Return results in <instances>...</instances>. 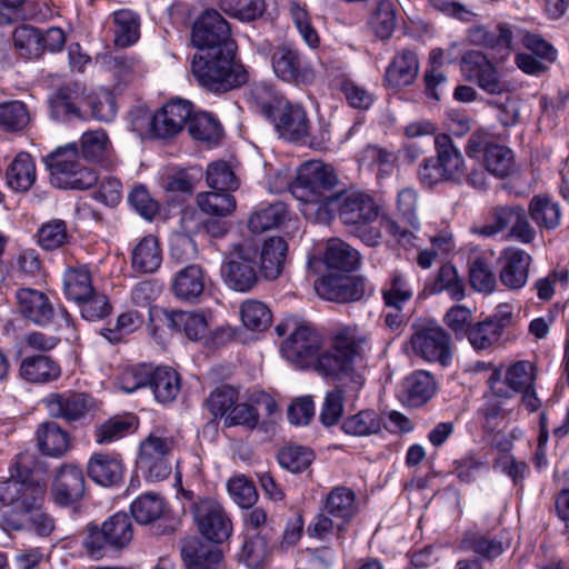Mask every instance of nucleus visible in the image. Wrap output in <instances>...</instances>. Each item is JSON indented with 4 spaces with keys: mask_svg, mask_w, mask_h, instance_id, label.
Returning a JSON list of instances; mask_svg holds the SVG:
<instances>
[{
    "mask_svg": "<svg viewBox=\"0 0 569 569\" xmlns=\"http://www.w3.org/2000/svg\"><path fill=\"white\" fill-rule=\"evenodd\" d=\"M369 345L370 335L365 329L357 325H341L332 332L330 348L320 352V333L309 326L301 325L295 327L282 342L281 353L299 368L312 363L321 376L357 392L366 383Z\"/></svg>",
    "mask_w": 569,
    "mask_h": 569,
    "instance_id": "f257e3e1",
    "label": "nucleus"
},
{
    "mask_svg": "<svg viewBox=\"0 0 569 569\" xmlns=\"http://www.w3.org/2000/svg\"><path fill=\"white\" fill-rule=\"evenodd\" d=\"M47 493L44 482L33 479L10 478L0 482V510L10 508L11 512L2 516L6 530L20 531L30 529L38 536L48 537L54 529V520L42 511Z\"/></svg>",
    "mask_w": 569,
    "mask_h": 569,
    "instance_id": "f03ea898",
    "label": "nucleus"
},
{
    "mask_svg": "<svg viewBox=\"0 0 569 569\" xmlns=\"http://www.w3.org/2000/svg\"><path fill=\"white\" fill-rule=\"evenodd\" d=\"M337 176L331 166L320 160L302 163L290 186L292 196L301 203L300 211L308 219H330L341 197L336 190Z\"/></svg>",
    "mask_w": 569,
    "mask_h": 569,
    "instance_id": "7ed1b4c3",
    "label": "nucleus"
},
{
    "mask_svg": "<svg viewBox=\"0 0 569 569\" xmlns=\"http://www.w3.org/2000/svg\"><path fill=\"white\" fill-rule=\"evenodd\" d=\"M433 142L437 156L425 158L417 171L418 180L423 187L432 188L441 182L463 181L479 189L486 186L482 169L467 172L463 156L449 134L439 133L435 136Z\"/></svg>",
    "mask_w": 569,
    "mask_h": 569,
    "instance_id": "20e7f679",
    "label": "nucleus"
},
{
    "mask_svg": "<svg viewBox=\"0 0 569 569\" xmlns=\"http://www.w3.org/2000/svg\"><path fill=\"white\" fill-rule=\"evenodd\" d=\"M252 98L281 139L297 142L310 136L311 121L301 104L290 102L264 84L252 89Z\"/></svg>",
    "mask_w": 569,
    "mask_h": 569,
    "instance_id": "39448f33",
    "label": "nucleus"
},
{
    "mask_svg": "<svg viewBox=\"0 0 569 569\" xmlns=\"http://www.w3.org/2000/svg\"><path fill=\"white\" fill-rule=\"evenodd\" d=\"M236 50L222 47L218 51L197 53L191 60V72L198 83L212 92H226L248 80L243 66L234 60Z\"/></svg>",
    "mask_w": 569,
    "mask_h": 569,
    "instance_id": "423d86ee",
    "label": "nucleus"
},
{
    "mask_svg": "<svg viewBox=\"0 0 569 569\" xmlns=\"http://www.w3.org/2000/svg\"><path fill=\"white\" fill-rule=\"evenodd\" d=\"M133 538V526L126 512L109 517L101 527L88 523L82 540L86 553L94 559H102L108 550L120 551L129 546Z\"/></svg>",
    "mask_w": 569,
    "mask_h": 569,
    "instance_id": "0eeeda50",
    "label": "nucleus"
},
{
    "mask_svg": "<svg viewBox=\"0 0 569 569\" xmlns=\"http://www.w3.org/2000/svg\"><path fill=\"white\" fill-rule=\"evenodd\" d=\"M51 184L59 189L86 190L98 182V174L79 162L76 143L57 148L46 157Z\"/></svg>",
    "mask_w": 569,
    "mask_h": 569,
    "instance_id": "6e6552de",
    "label": "nucleus"
},
{
    "mask_svg": "<svg viewBox=\"0 0 569 569\" xmlns=\"http://www.w3.org/2000/svg\"><path fill=\"white\" fill-rule=\"evenodd\" d=\"M257 258L258 250L253 246L232 244L220 270L224 284L233 291H250L258 282Z\"/></svg>",
    "mask_w": 569,
    "mask_h": 569,
    "instance_id": "1a4fd4ad",
    "label": "nucleus"
},
{
    "mask_svg": "<svg viewBox=\"0 0 569 569\" xmlns=\"http://www.w3.org/2000/svg\"><path fill=\"white\" fill-rule=\"evenodd\" d=\"M461 73L466 81L476 83L491 96L510 93L512 84L503 79L499 70L481 51H468L461 59Z\"/></svg>",
    "mask_w": 569,
    "mask_h": 569,
    "instance_id": "9d476101",
    "label": "nucleus"
},
{
    "mask_svg": "<svg viewBox=\"0 0 569 569\" xmlns=\"http://www.w3.org/2000/svg\"><path fill=\"white\" fill-rule=\"evenodd\" d=\"M537 367L529 360H517L492 371L488 383L492 393L500 398H512L536 385Z\"/></svg>",
    "mask_w": 569,
    "mask_h": 569,
    "instance_id": "9b49d317",
    "label": "nucleus"
},
{
    "mask_svg": "<svg viewBox=\"0 0 569 569\" xmlns=\"http://www.w3.org/2000/svg\"><path fill=\"white\" fill-rule=\"evenodd\" d=\"M409 347L415 356L429 362L446 367L452 360L451 336L437 325L417 327L409 340Z\"/></svg>",
    "mask_w": 569,
    "mask_h": 569,
    "instance_id": "f8f14e48",
    "label": "nucleus"
},
{
    "mask_svg": "<svg viewBox=\"0 0 569 569\" xmlns=\"http://www.w3.org/2000/svg\"><path fill=\"white\" fill-rule=\"evenodd\" d=\"M231 30L228 21L214 9L207 10L194 22L191 41L194 47L206 51H218L222 47L236 44L230 39Z\"/></svg>",
    "mask_w": 569,
    "mask_h": 569,
    "instance_id": "ddd939ff",
    "label": "nucleus"
},
{
    "mask_svg": "<svg viewBox=\"0 0 569 569\" xmlns=\"http://www.w3.org/2000/svg\"><path fill=\"white\" fill-rule=\"evenodd\" d=\"M193 518L199 532L208 541L222 543L231 536L232 522L214 499H199L193 506Z\"/></svg>",
    "mask_w": 569,
    "mask_h": 569,
    "instance_id": "4468645a",
    "label": "nucleus"
},
{
    "mask_svg": "<svg viewBox=\"0 0 569 569\" xmlns=\"http://www.w3.org/2000/svg\"><path fill=\"white\" fill-rule=\"evenodd\" d=\"M509 230V237L522 243H530L536 237L530 226L526 210L520 206L497 207L492 210V222L483 226L480 233L491 237L503 230Z\"/></svg>",
    "mask_w": 569,
    "mask_h": 569,
    "instance_id": "2eb2a0df",
    "label": "nucleus"
},
{
    "mask_svg": "<svg viewBox=\"0 0 569 569\" xmlns=\"http://www.w3.org/2000/svg\"><path fill=\"white\" fill-rule=\"evenodd\" d=\"M271 66L274 74L289 83L307 84L315 78L313 70L299 51L288 46L273 51Z\"/></svg>",
    "mask_w": 569,
    "mask_h": 569,
    "instance_id": "dca6fc26",
    "label": "nucleus"
},
{
    "mask_svg": "<svg viewBox=\"0 0 569 569\" xmlns=\"http://www.w3.org/2000/svg\"><path fill=\"white\" fill-rule=\"evenodd\" d=\"M499 280L510 290H519L526 286L529 278V269L532 262L531 256L519 248H506L499 257Z\"/></svg>",
    "mask_w": 569,
    "mask_h": 569,
    "instance_id": "f3484780",
    "label": "nucleus"
},
{
    "mask_svg": "<svg viewBox=\"0 0 569 569\" xmlns=\"http://www.w3.org/2000/svg\"><path fill=\"white\" fill-rule=\"evenodd\" d=\"M46 407L51 417L68 422L84 418L93 407L92 398L83 392L50 393L44 399Z\"/></svg>",
    "mask_w": 569,
    "mask_h": 569,
    "instance_id": "a211bd4d",
    "label": "nucleus"
},
{
    "mask_svg": "<svg viewBox=\"0 0 569 569\" xmlns=\"http://www.w3.org/2000/svg\"><path fill=\"white\" fill-rule=\"evenodd\" d=\"M86 491V479L82 470L74 465L62 466L53 480L51 493L60 506H69L79 501Z\"/></svg>",
    "mask_w": 569,
    "mask_h": 569,
    "instance_id": "6ab92c4d",
    "label": "nucleus"
},
{
    "mask_svg": "<svg viewBox=\"0 0 569 569\" xmlns=\"http://www.w3.org/2000/svg\"><path fill=\"white\" fill-rule=\"evenodd\" d=\"M84 87L79 82L60 87L49 99L51 117L58 121L81 118L80 107L84 103Z\"/></svg>",
    "mask_w": 569,
    "mask_h": 569,
    "instance_id": "aec40b11",
    "label": "nucleus"
},
{
    "mask_svg": "<svg viewBox=\"0 0 569 569\" xmlns=\"http://www.w3.org/2000/svg\"><path fill=\"white\" fill-rule=\"evenodd\" d=\"M345 224L368 223L378 216V207L373 199L361 192H352L340 197L336 209Z\"/></svg>",
    "mask_w": 569,
    "mask_h": 569,
    "instance_id": "412c9836",
    "label": "nucleus"
},
{
    "mask_svg": "<svg viewBox=\"0 0 569 569\" xmlns=\"http://www.w3.org/2000/svg\"><path fill=\"white\" fill-rule=\"evenodd\" d=\"M21 315L37 326H48L53 317L54 309L48 296L41 291L23 288L17 292Z\"/></svg>",
    "mask_w": 569,
    "mask_h": 569,
    "instance_id": "4be33fe9",
    "label": "nucleus"
},
{
    "mask_svg": "<svg viewBox=\"0 0 569 569\" xmlns=\"http://www.w3.org/2000/svg\"><path fill=\"white\" fill-rule=\"evenodd\" d=\"M18 376L29 383H49L56 381L61 376V368L49 356H27L19 365Z\"/></svg>",
    "mask_w": 569,
    "mask_h": 569,
    "instance_id": "5701e85b",
    "label": "nucleus"
},
{
    "mask_svg": "<svg viewBox=\"0 0 569 569\" xmlns=\"http://www.w3.org/2000/svg\"><path fill=\"white\" fill-rule=\"evenodd\" d=\"M419 60L415 51L401 50L386 70L385 82L392 88L407 87L416 80Z\"/></svg>",
    "mask_w": 569,
    "mask_h": 569,
    "instance_id": "b1692460",
    "label": "nucleus"
},
{
    "mask_svg": "<svg viewBox=\"0 0 569 569\" xmlns=\"http://www.w3.org/2000/svg\"><path fill=\"white\" fill-rule=\"evenodd\" d=\"M206 276L198 264H189L174 276L172 290L174 296L188 302H197L204 291Z\"/></svg>",
    "mask_w": 569,
    "mask_h": 569,
    "instance_id": "393cba45",
    "label": "nucleus"
},
{
    "mask_svg": "<svg viewBox=\"0 0 569 569\" xmlns=\"http://www.w3.org/2000/svg\"><path fill=\"white\" fill-rule=\"evenodd\" d=\"M39 450L49 457L59 458L70 448V436L54 421H46L39 425L37 432Z\"/></svg>",
    "mask_w": 569,
    "mask_h": 569,
    "instance_id": "a878e982",
    "label": "nucleus"
},
{
    "mask_svg": "<svg viewBox=\"0 0 569 569\" xmlns=\"http://www.w3.org/2000/svg\"><path fill=\"white\" fill-rule=\"evenodd\" d=\"M87 472L98 485L110 487L122 480L123 465L113 456L94 453L88 462Z\"/></svg>",
    "mask_w": 569,
    "mask_h": 569,
    "instance_id": "bb28decb",
    "label": "nucleus"
},
{
    "mask_svg": "<svg viewBox=\"0 0 569 569\" xmlns=\"http://www.w3.org/2000/svg\"><path fill=\"white\" fill-rule=\"evenodd\" d=\"M7 183L16 192H27L37 180L36 162L30 153L19 152L6 172Z\"/></svg>",
    "mask_w": 569,
    "mask_h": 569,
    "instance_id": "cd10ccee",
    "label": "nucleus"
},
{
    "mask_svg": "<svg viewBox=\"0 0 569 569\" xmlns=\"http://www.w3.org/2000/svg\"><path fill=\"white\" fill-rule=\"evenodd\" d=\"M181 556L188 569H216L222 559L217 547L204 545L198 539L184 543Z\"/></svg>",
    "mask_w": 569,
    "mask_h": 569,
    "instance_id": "c85d7f7f",
    "label": "nucleus"
},
{
    "mask_svg": "<svg viewBox=\"0 0 569 569\" xmlns=\"http://www.w3.org/2000/svg\"><path fill=\"white\" fill-rule=\"evenodd\" d=\"M288 244L281 237L267 239L260 252V269L268 280L277 279L283 269Z\"/></svg>",
    "mask_w": 569,
    "mask_h": 569,
    "instance_id": "c756f323",
    "label": "nucleus"
},
{
    "mask_svg": "<svg viewBox=\"0 0 569 569\" xmlns=\"http://www.w3.org/2000/svg\"><path fill=\"white\" fill-rule=\"evenodd\" d=\"M323 511L341 523L348 522L357 512L356 493L343 486L332 488L323 502Z\"/></svg>",
    "mask_w": 569,
    "mask_h": 569,
    "instance_id": "7c9ffc66",
    "label": "nucleus"
},
{
    "mask_svg": "<svg viewBox=\"0 0 569 569\" xmlns=\"http://www.w3.org/2000/svg\"><path fill=\"white\" fill-rule=\"evenodd\" d=\"M102 60L107 70L122 84H128L144 73L143 63L134 56L109 53Z\"/></svg>",
    "mask_w": 569,
    "mask_h": 569,
    "instance_id": "2f4dec72",
    "label": "nucleus"
},
{
    "mask_svg": "<svg viewBox=\"0 0 569 569\" xmlns=\"http://www.w3.org/2000/svg\"><path fill=\"white\" fill-rule=\"evenodd\" d=\"M323 260L331 269L350 272L358 267L360 254L341 239L331 238L327 241Z\"/></svg>",
    "mask_w": 569,
    "mask_h": 569,
    "instance_id": "473e14b6",
    "label": "nucleus"
},
{
    "mask_svg": "<svg viewBox=\"0 0 569 569\" xmlns=\"http://www.w3.org/2000/svg\"><path fill=\"white\" fill-rule=\"evenodd\" d=\"M436 392L433 377L425 370H417L403 381V393L408 403L420 407L429 401Z\"/></svg>",
    "mask_w": 569,
    "mask_h": 569,
    "instance_id": "72a5a7b5",
    "label": "nucleus"
},
{
    "mask_svg": "<svg viewBox=\"0 0 569 569\" xmlns=\"http://www.w3.org/2000/svg\"><path fill=\"white\" fill-rule=\"evenodd\" d=\"M513 33L508 24L500 23L492 29L475 26L468 30V39L475 46L490 49H511Z\"/></svg>",
    "mask_w": 569,
    "mask_h": 569,
    "instance_id": "f704fd0d",
    "label": "nucleus"
},
{
    "mask_svg": "<svg viewBox=\"0 0 569 569\" xmlns=\"http://www.w3.org/2000/svg\"><path fill=\"white\" fill-rule=\"evenodd\" d=\"M131 261L132 268L138 272L152 273L157 271L162 262L158 240L153 236L141 239L132 250Z\"/></svg>",
    "mask_w": 569,
    "mask_h": 569,
    "instance_id": "c9c22d12",
    "label": "nucleus"
},
{
    "mask_svg": "<svg viewBox=\"0 0 569 569\" xmlns=\"http://www.w3.org/2000/svg\"><path fill=\"white\" fill-rule=\"evenodd\" d=\"M460 548L472 551L482 558L492 559L503 552L505 545L497 538L490 537L480 530L471 529L465 532L460 541Z\"/></svg>",
    "mask_w": 569,
    "mask_h": 569,
    "instance_id": "e433bc0d",
    "label": "nucleus"
},
{
    "mask_svg": "<svg viewBox=\"0 0 569 569\" xmlns=\"http://www.w3.org/2000/svg\"><path fill=\"white\" fill-rule=\"evenodd\" d=\"M381 295L387 307L402 310L403 306L411 300L413 290L405 274L395 270L385 282Z\"/></svg>",
    "mask_w": 569,
    "mask_h": 569,
    "instance_id": "4c0bfd02",
    "label": "nucleus"
},
{
    "mask_svg": "<svg viewBox=\"0 0 569 569\" xmlns=\"http://www.w3.org/2000/svg\"><path fill=\"white\" fill-rule=\"evenodd\" d=\"M114 44L127 48L136 43L140 36V22L136 12L121 9L113 13Z\"/></svg>",
    "mask_w": 569,
    "mask_h": 569,
    "instance_id": "58836bf2",
    "label": "nucleus"
},
{
    "mask_svg": "<svg viewBox=\"0 0 569 569\" xmlns=\"http://www.w3.org/2000/svg\"><path fill=\"white\" fill-rule=\"evenodd\" d=\"M157 401H172L180 391V378L177 371L168 367H152V378L149 387Z\"/></svg>",
    "mask_w": 569,
    "mask_h": 569,
    "instance_id": "ea45409f",
    "label": "nucleus"
},
{
    "mask_svg": "<svg viewBox=\"0 0 569 569\" xmlns=\"http://www.w3.org/2000/svg\"><path fill=\"white\" fill-rule=\"evenodd\" d=\"M197 204L204 214L222 218L234 211L237 201L230 191L212 189L211 191L200 192L197 196Z\"/></svg>",
    "mask_w": 569,
    "mask_h": 569,
    "instance_id": "a19ab883",
    "label": "nucleus"
},
{
    "mask_svg": "<svg viewBox=\"0 0 569 569\" xmlns=\"http://www.w3.org/2000/svg\"><path fill=\"white\" fill-rule=\"evenodd\" d=\"M529 214L536 224L553 230L560 224L561 210L548 196H535L529 204Z\"/></svg>",
    "mask_w": 569,
    "mask_h": 569,
    "instance_id": "79ce46f5",
    "label": "nucleus"
},
{
    "mask_svg": "<svg viewBox=\"0 0 569 569\" xmlns=\"http://www.w3.org/2000/svg\"><path fill=\"white\" fill-rule=\"evenodd\" d=\"M66 295L73 301L83 300L93 293L92 278L86 266L69 267L63 276Z\"/></svg>",
    "mask_w": 569,
    "mask_h": 569,
    "instance_id": "37998d69",
    "label": "nucleus"
},
{
    "mask_svg": "<svg viewBox=\"0 0 569 569\" xmlns=\"http://www.w3.org/2000/svg\"><path fill=\"white\" fill-rule=\"evenodd\" d=\"M130 511L138 523L149 525L162 516L164 511V500L154 492H147L132 501Z\"/></svg>",
    "mask_w": 569,
    "mask_h": 569,
    "instance_id": "c03bdc74",
    "label": "nucleus"
},
{
    "mask_svg": "<svg viewBox=\"0 0 569 569\" xmlns=\"http://www.w3.org/2000/svg\"><path fill=\"white\" fill-rule=\"evenodd\" d=\"M287 206L277 201L267 207L259 208L250 216L248 228L253 233H262L278 227L284 219Z\"/></svg>",
    "mask_w": 569,
    "mask_h": 569,
    "instance_id": "a18cd8bd",
    "label": "nucleus"
},
{
    "mask_svg": "<svg viewBox=\"0 0 569 569\" xmlns=\"http://www.w3.org/2000/svg\"><path fill=\"white\" fill-rule=\"evenodd\" d=\"M169 327L183 332L190 340H199L206 336L208 323L201 313L173 311L168 318Z\"/></svg>",
    "mask_w": 569,
    "mask_h": 569,
    "instance_id": "49530a36",
    "label": "nucleus"
},
{
    "mask_svg": "<svg viewBox=\"0 0 569 569\" xmlns=\"http://www.w3.org/2000/svg\"><path fill=\"white\" fill-rule=\"evenodd\" d=\"M341 428L348 435L357 437L370 436L381 430L382 419L375 410H361L345 419Z\"/></svg>",
    "mask_w": 569,
    "mask_h": 569,
    "instance_id": "de8ad7c7",
    "label": "nucleus"
},
{
    "mask_svg": "<svg viewBox=\"0 0 569 569\" xmlns=\"http://www.w3.org/2000/svg\"><path fill=\"white\" fill-rule=\"evenodd\" d=\"M469 281L478 292L491 293L495 290L497 278L489 258L478 256L469 262Z\"/></svg>",
    "mask_w": 569,
    "mask_h": 569,
    "instance_id": "09e8293b",
    "label": "nucleus"
},
{
    "mask_svg": "<svg viewBox=\"0 0 569 569\" xmlns=\"http://www.w3.org/2000/svg\"><path fill=\"white\" fill-rule=\"evenodd\" d=\"M369 26L378 38L389 39L397 26L395 3L391 0L379 1L369 19Z\"/></svg>",
    "mask_w": 569,
    "mask_h": 569,
    "instance_id": "8fccbe9b",
    "label": "nucleus"
},
{
    "mask_svg": "<svg viewBox=\"0 0 569 569\" xmlns=\"http://www.w3.org/2000/svg\"><path fill=\"white\" fill-rule=\"evenodd\" d=\"M500 326L486 318L472 325L468 330V340L476 350H488L501 340Z\"/></svg>",
    "mask_w": 569,
    "mask_h": 569,
    "instance_id": "3c124183",
    "label": "nucleus"
},
{
    "mask_svg": "<svg viewBox=\"0 0 569 569\" xmlns=\"http://www.w3.org/2000/svg\"><path fill=\"white\" fill-rule=\"evenodd\" d=\"M219 8L231 18L251 22L263 14L266 3L264 0H220Z\"/></svg>",
    "mask_w": 569,
    "mask_h": 569,
    "instance_id": "603ef678",
    "label": "nucleus"
},
{
    "mask_svg": "<svg viewBox=\"0 0 569 569\" xmlns=\"http://www.w3.org/2000/svg\"><path fill=\"white\" fill-rule=\"evenodd\" d=\"M12 40L16 50L24 58H39L42 54L41 32L39 29L22 24L14 29Z\"/></svg>",
    "mask_w": 569,
    "mask_h": 569,
    "instance_id": "864d4df0",
    "label": "nucleus"
},
{
    "mask_svg": "<svg viewBox=\"0 0 569 569\" xmlns=\"http://www.w3.org/2000/svg\"><path fill=\"white\" fill-rule=\"evenodd\" d=\"M30 122V113L21 101L0 103V128L6 132H19Z\"/></svg>",
    "mask_w": 569,
    "mask_h": 569,
    "instance_id": "5fc2aeb1",
    "label": "nucleus"
},
{
    "mask_svg": "<svg viewBox=\"0 0 569 569\" xmlns=\"http://www.w3.org/2000/svg\"><path fill=\"white\" fill-rule=\"evenodd\" d=\"M338 383L339 387L331 391H328L323 399V403L319 415V420L325 427H332L337 425L338 421L340 420L345 409V391H348L351 395L357 396V393L361 390L359 389L357 392H355L351 391L349 388L343 387L340 382Z\"/></svg>",
    "mask_w": 569,
    "mask_h": 569,
    "instance_id": "6e6d98bb",
    "label": "nucleus"
},
{
    "mask_svg": "<svg viewBox=\"0 0 569 569\" xmlns=\"http://www.w3.org/2000/svg\"><path fill=\"white\" fill-rule=\"evenodd\" d=\"M240 316L246 328L263 331L271 325L272 315L269 307L258 300H246L240 307Z\"/></svg>",
    "mask_w": 569,
    "mask_h": 569,
    "instance_id": "4d7b16f0",
    "label": "nucleus"
},
{
    "mask_svg": "<svg viewBox=\"0 0 569 569\" xmlns=\"http://www.w3.org/2000/svg\"><path fill=\"white\" fill-rule=\"evenodd\" d=\"M447 291L448 295L457 301L465 298V284L458 276L457 269L452 264H443L440 267L435 282L430 287L431 293Z\"/></svg>",
    "mask_w": 569,
    "mask_h": 569,
    "instance_id": "13d9d810",
    "label": "nucleus"
},
{
    "mask_svg": "<svg viewBox=\"0 0 569 569\" xmlns=\"http://www.w3.org/2000/svg\"><path fill=\"white\" fill-rule=\"evenodd\" d=\"M271 540L272 537H268V532L263 536L246 535L239 560L249 568H258L267 557Z\"/></svg>",
    "mask_w": 569,
    "mask_h": 569,
    "instance_id": "bf43d9fd",
    "label": "nucleus"
},
{
    "mask_svg": "<svg viewBox=\"0 0 569 569\" xmlns=\"http://www.w3.org/2000/svg\"><path fill=\"white\" fill-rule=\"evenodd\" d=\"M313 459V451L302 446H286L278 452L279 465L293 473L306 470Z\"/></svg>",
    "mask_w": 569,
    "mask_h": 569,
    "instance_id": "052dcab7",
    "label": "nucleus"
},
{
    "mask_svg": "<svg viewBox=\"0 0 569 569\" xmlns=\"http://www.w3.org/2000/svg\"><path fill=\"white\" fill-rule=\"evenodd\" d=\"M487 171L498 177H506L512 171L513 152L510 148L493 143L483 157Z\"/></svg>",
    "mask_w": 569,
    "mask_h": 569,
    "instance_id": "680f3d73",
    "label": "nucleus"
},
{
    "mask_svg": "<svg viewBox=\"0 0 569 569\" xmlns=\"http://www.w3.org/2000/svg\"><path fill=\"white\" fill-rule=\"evenodd\" d=\"M38 243L44 250H54L68 243L70 236L67 223L61 219H52L43 223L37 233Z\"/></svg>",
    "mask_w": 569,
    "mask_h": 569,
    "instance_id": "e2e57ef3",
    "label": "nucleus"
},
{
    "mask_svg": "<svg viewBox=\"0 0 569 569\" xmlns=\"http://www.w3.org/2000/svg\"><path fill=\"white\" fill-rule=\"evenodd\" d=\"M188 129L190 134L197 140L217 141L221 136L219 122L208 112H192Z\"/></svg>",
    "mask_w": 569,
    "mask_h": 569,
    "instance_id": "0e129e2a",
    "label": "nucleus"
},
{
    "mask_svg": "<svg viewBox=\"0 0 569 569\" xmlns=\"http://www.w3.org/2000/svg\"><path fill=\"white\" fill-rule=\"evenodd\" d=\"M207 183L209 188L220 191L238 189L239 181L230 166L224 161L211 162L207 168Z\"/></svg>",
    "mask_w": 569,
    "mask_h": 569,
    "instance_id": "69168bd1",
    "label": "nucleus"
},
{
    "mask_svg": "<svg viewBox=\"0 0 569 569\" xmlns=\"http://www.w3.org/2000/svg\"><path fill=\"white\" fill-rule=\"evenodd\" d=\"M397 157L393 151L379 146H367L360 161L369 167H376L382 174H391L396 166Z\"/></svg>",
    "mask_w": 569,
    "mask_h": 569,
    "instance_id": "338daca9",
    "label": "nucleus"
},
{
    "mask_svg": "<svg viewBox=\"0 0 569 569\" xmlns=\"http://www.w3.org/2000/svg\"><path fill=\"white\" fill-rule=\"evenodd\" d=\"M227 489L233 501L241 508H251L258 499L253 482L244 476L231 478L227 483Z\"/></svg>",
    "mask_w": 569,
    "mask_h": 569,
    "instance_id": "774afa93",
    "label": "nucleus"
}]
</instances>
